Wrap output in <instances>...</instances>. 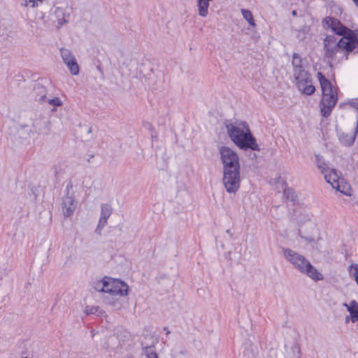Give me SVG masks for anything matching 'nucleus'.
Masks as SVG:
<instances>
[{"mask_svg":"<svg viewBox=\"0 0 358 358\" xmlns=\"http://www.w3.org/2000/svg\"><path fill=\"white\" fill-rule=\"evenodd\" d=\"M220 160L223 166L222 182L226 191L235 194L240 188L241 164L236 152L228 146L219 148Z\"/></svg>","mask_w":358,"mask_h":358,"instance_id":"obj_1","label":"nucleus"},{"mask_svg":"<svg viewBox=\"0 0 358 358\" xmlns=\"http://www.w3.org/2000/svg\"><path fill=\"white\" fill-rule=\"evenodd\" d=\"M231 141L242 150L259 151L260 148L246 122L226 124Z\"/></svg>","mask_w":358,"mask_h":358,"instance_id":"obj_2","label":"nucleus"},{"mask_svg":"<svg viewBox=\"0 0 358 358\" xmlns=\"http://www.w3.org/2000/svg\"><path fill=\"white\" fill-rule=\"evenodd\" d=\"M322 26L324 29H331L335 34L341 38L338 41L336 48L348 50L350 48L357 49L355 53H358V38L355 36L356 31L350 29L341 20L335 17L327 16L322 20Z\"/></svg>","mask_w":358,"mask_h":358,"instance_id":"obj_3","label":"nucleus"},{"mask_svg":"<svg viewBox=\"0 0 358 358\" xmlns=\"http://www.w3.org/2000/svg\"><path fill=\"white\" fill-rule=\"evenodd\" d=\"M284 256L301 273L306 274L315 281L323 280V275L303 255L289 249L282 248Z\"/></svg>","mask_w":358,"mask_h":358,"instance_id":"obj_4","label":"nucleus"},{"mask_svg":"<svg viewBox=\"0 0 358 358\" xmlns=\"http://www.w3.org/2000/svg\"><path fill=\"white\" fill-rule=\"evenodd\" d=\"M338 41L334 35H327L324 39V57L334 59L337 52H342L345 56V60L348 59V56L350 53L356 52L357 49L355 48H350V50H343L341 48H336Z\"/></svg>","mask_w":358,"mask_h":358,"instance_id":"obj_5","label":"nucleus"},{"mask_svg":"<svg viewBox=\"0 0 358 358\" xmlns=\"http://www.w3.org/2000/svg\"><path fill=\"white\" fill-rule=\"evenodd\" d=\"M72 188V184L71 182L68 183L65 189V195L62 198V208L65 217H71L73 214L77 206L74 192L70 193V189Z\"/></svg>","mask_w":358,"mask_h":358,"instance_id":"obj_6","label":"nucleus"},{"mask_svg":"<svg viewBox=\"0 0 358 358\" xmlns=\"http://www.w3.org/2000/svg\"><path fill=\"white\" fill-rule=\"evenodd\" d=\"M338 94L333 95L322 96L320 102V113L322 117H328L338 102Z\"/></svg>","mask_w":358,"mask_h":358,"instance_id":"obj_7","label":"nucleus"},{"mask_svg":"<svg viewBox=\"0 0 358 358\" xmlns=\"http://www.w3.org/2000/svg\"><path fill=\"white\" fill-rule=\"evenodd\" d=\"M60 52L62 59L68 67L70 73L73 76L78 75L79 73L80 67L72 52L66 48H62Z\"/></svg>","mask_w":358,"mask_h":358,"instance_id":"obj_8","label":"nucleus"},{"mask_svg":"<svg viewBox=\"0 0 358 358\" xmlns=\"http://www.w3.org/2000/svg\"><path fill=\"white\" fill-rule=\"evenodd\" d=\"M296 80V85L299 90L306 95H312L315 91V87L311 84L310 75L303 76Z\"/></svg>","mask_w":358,"mask_h":358,"instance_id":"obj_9","label":"nucleus"},{"mask_svg":"<svg viewBox=\"0 0 358 358\" xmlns=\"http://www.w3.org/2000/svg\"><path fill=\"white\" fill-rule=\"evenodd\" d=\"M128 285L120 279L112 278V291L111 296L113 297L120 296H124L128 294L129 292Z\"/></svg>","mask_w":358,"mask_h":358,"instance_id":"obj_10","label":"nucleus"},{"mask_svg":"<svg viewBox=\"0 0 358 358\" xmlns=\"http://www.w3.org/2000/svg\"><path fill=\"white\" fill-rule=\"evenodd\" d=\"M317 78L320 82L322 89V96L333 95L337 93L332 83L327 79L322 72L317 73Z\"/></svg>","mask_w":358,"mask_h":358,"instance_id":"obj_11","label":"nucleus"},{"mask_svg":"<svg viewBox=\"0 0 358 358\" xmlns=\"http://www.w3.org/2000/svg\"><path fill=\"white\" fill-rule=\"evenodd\" d=\"M292 64L294 68V76L295 80H298L303 76L308 74V73L303 69L302 65V58L298 53L294 52L293 54Z\"/></svg>","mask_w":358,"mask_h":358,"instance_id":"obj_12","label":"nucleus"},{"mask_svg":"<svg viewBox=\"0 0 358 358\" xmlns=\"http://www.w3.org/2000/svg\"><path fill=\"white\" fill-rule=\"evenodd\" d=\"M358 133L357 125H355L353 135L350 136L348 134L343 132L336 129V134L341 143L345 146L350 147L354 145L357 135Z\"/></svg>","mask_w":358,"mask_h":358,"instance_id":"obj_13","label":"nucleus"},{"mask_svg":"<svg viewBox=\"0 0 358 358\" xmlns=\"http://www.w3.org/2000/svg\"><path fill=\"white\" fill-rule=\"evenodd\" d=\"M112 207L108 203H102L101 205V216L98 223V228H103L107 224L108 217L112 214Z\"/></svg>","mask_w":358,"mask_h":358,"instance_id":"obj_14","label":"nucleus"},{"mask_svg":"<svg viewBox=\"0 0 358 358\" xmlns=\"http://www.w3.org/2000/svg\"><path fill=\"white\" fill-rule=\"evenodd\" d=\"M33 94L37 101L46 102V88L40 83H36L34 86Z\"/></svg>","mask_w":358,"mask_h":358,"instance_id":"obj_15","label":"nucleus"},{"mask_svg":"<svg viewBox=\"0 0 358 358\" xmlns=\"http://www.w3.org/2000/svg\"><path fill=\"white\" fill-rule=\"evenodd\" d=\"M324 174L326 181L328 183L331 184L333 188L337 189L339 192H343V191L340 189V186L338 185L339 176L336 169H331L329 174Z\"/></svg>","mask_w":358,"mask_h":358,"instance_id":"obj_16","label":"nucleus"},{"mask_svg":"<svg viewBox=\"0 0 358 358\" xmlns=\"http://www.w3.org/2000/svg\"><path fill=\"white\" fill-rule=\"evenodd\" d=\"M343 305L346 307L347 310L350 313L352 322H358V302L355 300H352L349 304L343 303Z\"/></svg>","mask_w":358,"mask_h":358,"instance_id":"obj_17","label":"nucleus"},{"mask_svg":"<svg viewBox=\"0 0 358 358\" xmlns=\"http://www.w3.org/2000/svg\"><path fill=\"white\" fill-rule=\"evenodd\" d=\"M17 129V135L18 138L22 139H26L29 137V133L31 132V129L29 127L27 124H17L16 126Z\"/></svg>","mask_w":358,"mask_h":358,"instance_id":"obj_18","label":"nucleus"},{"mask_svg":"<svg viewBox=\"0 0 358 358\" xmlns=\"http://www.w3.org/2000/svg\"><path fill=\"white\" fill-rule=\"evenodd\" d=\"M315 163L322 173H325L329 170L328 164L321 155H315Z\"/></svg>","mask_w":358,"mask_h":358,"instance_id":"obj_19","label":"nucleus"},{"mask_svg":"<svg viewBox=\"0 0 358 358\" xmlns=\"http://www.w3.org/2000/svg\"><path fill=\"white\" fill-rule=\"evenodd\" d=\"M85 313L87 315H96L97 316H101L105 312L102 309H101L99 306H87L85 308Z\"/></svg>","mask_w":358,"mask_h":358,"instance_id":"obj_20","label":"nucleus"},{"mask_svg":"<svg viewBox=\"0 0 358 358\" xmlns=\"http://www.w3.org/2000/svg\"><path fill=\"white\" fill-rule=\"evenodd\" d=\"M241 13H242V15H243L244 19L249 23V24L255 27V22L253 18L252 12L248 9H242Z\"/></svg>","mask_w":358,"mask_h":358,"instance_id":"obj_21","label":"nucleus"},{"mask_svg":"<svg viewBox=\"0 0 358 358\" xmlns=\"http://www.w3.org/2000/svg\"><path fill=\"white\" fill-rule=\"evenodd\" d=\"M285 194H286L287 199L294 203L297 201L298 196L293 189L288 188L285 189Z\"/></svg>","mask_w":358,"mask_h":358,"instance_id":"obj_22","label":"nucleus"},{"mask_svg":"<svg viewBox=\"0 0 358 358\" xmlns=\"http://www.w3.org/2000/svg\"><path fill=\"white\" fill-rule=\"evenodd\" d=\"M348 271L354 277L358 286V264H352L348 267Z\"/></svg>","mask_w":358,"mask_h":358,"instance_id":"obj_23","label":"nucleus"},{"mask_svg":"<svg viewBox=\"0 0 358 358\" xmlns=\"http://www.w3.org/2000/svg\"><path fill=\"white\" fill-rule=\"evenodd\" d=\"M105 281L106 276L103 279L94 283V285L93 286L94 289L96 292H103L104 287H106Z\"/></svg>","mask_w":358,"mask_h":358,"instance_id":"obj_24","label":"nucleus"},{"mask_svg":"<svg viewBox=\"0 0 358 358\" xmlns=\"http://www.w3.org/2000/svg\"><path fill=\"white\" fill-rule=\"evenodd\" d=\"M106 287H104V293H108L111 296L112 291V278L106 276L105 281Z\"/></svg>","mask_w":358,"mask_h":358,"instance_id":"obj_25","label":"nucleus"},{"mask_svg":"<svg viewBox=\"0 0 358 358\" xmlns=\"http://www.w3.org/2000/svg\"><path fill=\"white\" fill-rule=\"evenodd\" d=\"M46 102L52 106H60L63 104L62 100L59 97H54L52 99H46Z\"/></svg>","mask_w":358,"mask_h":358,"instance_id":"obj_26","label":"nucleus"},{"mask_svg":"<svg viewBox=\"0 0 358 358\" xmlns=\"http://www.w3.org/2000/svg\"><path fill=\"white\" fill-rule=\"evenodd\" d=\"M54 15L57 20L65 17L64 9L61 7H56L54 11Z\"/></svg>","mask_w":358,"mask_h":358,"instance_id":"obj_27","label":"nucleus"},{"mask_svg":"<svg viewBox=\"0 0 358 358\" xmlns=\"http://www.w3.org/2000/svg\"><path fill=\"white\" fill-rule=\"evenodd\" d=\"M151 348L152 347L150 346L145 348V352L147 354V358H158V355L155 352H151Z\"/></svg>","mask_w":358,"mask_h":358,"instance_id":"obj_28","label":"nucleus"},{"mask_svg":"<svg viewBox=\"0 0 358 358\" xmlns=\"http://www.w3.org/2000/svg\"><path fill=\"white\" fill-rule=\"evenodd\" d=\"M292 351H293V353H294V355L292 358H300V348L299 347L298 345L295 344L293 347H292Z\"/></svg>","mask_w":358,"mask_h":358,"instance_id":"obj_29","label":"nucleus"},{"mask_svg":"<svg viewBox=\"0 0 358 358\" xmlns=\"http://www.w3.org/2000/svg\"><path fill=\"white\" fill-rule=\"evenodd\" d=\"M348 105H350L352 108L355 109L357 113L356 125H357L358 127V102L350 101H348Z\"/></svg>","mask_w":358,"mask_h":358,"instance_id":"obj_30","label":"nucleus"},{"mask_svg":"<svg viewBox=\"0 0 358 358\" xmlns=\"http://www.w3.org/2000/svg\"><path fill=\"white\" fill-rule=\"evenodd\" d=\"M131 336L128 332H124L123 334H120L117 336V338L119 340V342L120 343L121 341H124L125 339H128Z\"/></svg>","mask_w":358,"mask_h":358,"instance_id":"obj_31","label":"nucleus"},{"mask_svg":"<svg viewBox=\"0 0 358 358\" xmlns=\"http://www.w3.org/2000/svg\"><path fill=\"white\" fill-rule=\"evenodd\" d=\"M306 27H304V29H301V30L298 31V34L296 37L301 41L303 40V38H305L304 35L306 34Z\"/></svg>","mask_w":358,"mask_h":358,"instance_id":"obj_32","label":"nucleus"},{"mask_svg":"<svg viewBox=\"0 0 358 358\" xmlns=\"http://www.w3.org/2000/svg\"><path fill=\"white\" fill-rule=\"evenodd\" d=\"M106 303H108L109 304H112L113 306H115L116 308L120 309L121 307V303L118 301L117 299H115L113 301H106Z\"/></svg>","mask_w":358,"mask_h":358,"instance_id":"obj_33","label":"nucleus"},{"mask_svg":"<svg viewBox=\"0 0 358 358\" xmlns=\"http://www.w3.org/2000/svg\"><path fill=\"white\" fill-rule=\"evenodd\" d=\"M57 22H58V24L57 26V29H60L64 24H66L68 22V21L65 19V17L57 20Z\"/></svg>","mask_w":358,"mask_h":358,"instance_id":"obj_34","label":"nucleus"},{"mask_svg":"<svg viewBox=\"0 0 358 358\" xmlns=\"http://www.w3.org/2000/svg\"><path fill=\"white\" fill-rule=\"evenodd\" d=\"M57 22H58V24L57 26V29H60L64 24H66L68 22V21L65 19V17L57 20Z\"/></svg>","mask_w":358,"mask_h":358,"instance_id":"obj_35","label":"nucleus"},{"mask_svg":"<svg viewBox=\"0 0 358 358\" xmlns=\"http://www.w3.org/2000/svg\"><path fill=\"white\" fill-rule=\"evenodd\" d=\"M143 126L145 129H149L150 131L155 129L152 125L148 122H144Z\"/></svg>","mask_w":358,"mask_h":358,"instance_id":"obj_36","label":"nucleus"},{"mask_svg":"<svg viewBox=\"0 0 358 358\" xmlns=\"http://www.w3.org/2000/svg\"><path fill=\"white\" fill-rule=\"evenodd\" d=\"M150 135H151V138H152V140L157 141L158 134H157V132L155 129L151 131V134Z\"/></svg>","mask_w":358,"mask_h":358,"instance_id":"obj_37","label":"nucleus"},{"mask_svg":"<svg viewBox=\"0 0 358 358\" xmlns=\"http://www.w3.org/2000/svg\"><path fill=\"white\" fill-rule=\"evenodd\" d=\"M31 194L33 195V199L36 201L37 199V196H38V194L36 193V187L31 188Z\"/></svg>","mask_w":358,"mask_h":358,"instance_id":"obj_38","label":"nucleus"},{"mask_svg":"<svg viewBox=\"0 0 358 358\" xmlns=\"http://www.w3.org/2000/svg\"><path fill=\"white\" fill-rule=\"evenodd\" d=\"M350 321H351V320H350V315H347L345 317V324H348L350 322Z\"/></svg>","mask_w":358,"mask_h":358,"instance_id":"obj_39","label":"nucleus"},{"mask_svg":"<svg viewBox=\"0 0 358 358\" xmlns=\"http://www.w3.org/2000/svg\"><path fill=\"white\" fill-rule=\"evenodd\" d=\"M347 104H348V103H343V102H342V103H340V104H339V108H344V106H345V105H347Z\"/></svg>","mask_w":358,"mask_h":358,"instance_id":"obj_40","label":"nucleus"},{"mask_svg":"<svg viewBox=\"0 0 358 358\" xmlns=\"http://www.w3.org/2000/svg\"><path fill=\"white\" fill-rule=\"evenodd\" d=\"M85 129H86L87 134H90V133L92 132V129L90 127H88L87 126H85Z\"/></svg>","mask_w":358,"mask_h":358,"instance_id":"obj_41","label":"nucleus"},{"mask_svg":"<svg viewBox=\"0 0 358 358\" xmlns=\"http://www.w3.org/2000/svg\"><path fill=\"white\" fill-rule=\"evenodd\" d=\"M163 329H164V331H165L166 335H168L171 333L167 327H164Z\"/></svg>","mask_w":358,"mask_h":358,"instance_id":"obj_42","label":"nucleus"},{"mask_svg":"<svg viewBox=\"0 0 358 358\" xmlns=\"http://www.w3.org/2000/svg\"><path fill=\"white\" fill-rule=\"evenodd\" d=\"M103 228H98V226L96 227V229L95 230V232L97 234H101V231Z\"/></svg>","mask_w":358,"mask_h":358,"instance_id":"obj_43","label":"nucleus"},{"mask_svg":"<svg viewBox=\"0 0 358 358\" xmlns=\"http://www.w3.org/2000/svg\"><path fill=\"white\" fill-rule=\"evenodd\" d=\"M226 232L230 236L231 238L233 237V234L231 232L230 229H227Z\"/></svg>","mask_w":358,"mask_h":358,"instance_id":"obj_44","label":"nucleus"},{"mask_svg":"<svg viewBox=\"0 0 358 358\" xmlns=\"http://www.w3.org/2000/svg\"><path fill=\"white\" fill-rule=\"evenodd\" d=\"M292 15L293 16H294V17H295V16H297V11H296V10H293L292 11Z\"/></svg>","mask_w":358,"mask_h":358,"instance_id":"obj_45","label":"nucleus"},{"mask_svg":"<svg viewBox=\"0 0 358 358\" xmlns=\"http://www.w3.org/2000/svg\"><path fill=\"white\" fill-rule=\"evenodd\" d=\"M180 353L183 355H186L187 351L185 350H181V351H180Z\"/></svg>","mask_w":358,"mask_h":358,"instance_id":"obj_46","label":"nucleus"},{"mask_svg":"<svg viewBox=\"0 0 358 358\" xmlns=\"http://www.w3.org/2000/svg\"><path fill=\"white\" fill-rule=\"evenodd\" d=\"M54 172H55V176L57 177V174H58V171H57V168H55V171H54Z\"/></svg>","mask_w":358,"mask_h":358,"instance_id":"obj_47","label":"nucleus"},{"mask_svg":"<svg viewBox=\"0 0 358 358\" xmlns=\"http://www.w3.org/2000/svg\"><path fill=\"white\" fill-rule=\"evenodd\" d=\"M355 4L358 7V0H352Z\"/></svg>","mask_w":358,"mask_h":358,"instance_id":"obj_48","label":"nucleus"},{"mask_svg":"<svg viewBox=\"0 0 358 358\" xmlns=\"http://www.w3.org/2000/svg\"><path fill=\"white\" fill-rule=\"evenodd\" d=\"M354 31H356L355 36H356L357 38H358V29H355Z\"/></svg>","mask_w":358,"mask_h":358,"instance_id":"obj_49","label":"nucleus"},{"mask_svg":"<svg viewBox=\"0 0 358 358\" xmlns=\"http://www.w3.org/2000/svg\"><path fill=\"white\" fill-rule=\"evenodd\" d=\"M97 69H98L99 71H101V72L102 71H101V67H100L99 66H97Z\"/></svg>","mask_w":358,"mask_h":358,"instance_id":"obj_50","label":"nucleus"},{"mask_svg":"<svg viewBox=\"0 0 358 358\" xmlns=\"http://www.w3.org/2000/svg\"><path fill=\"white\" fill-rule=\"evenodd\" d=\"M299 234L301 237H303V236L301 235V230H300V229H299Z\"/></svg>","mask_w":358,"mask_h":358,"instance_id":"obj_51","label":"nucleus"},{"mask_svg":"<svg viewBox=\"0 0 358 358\" xmlns=\"http://www.w3.org/2000/svg\"><path fill=\"white\" fill-rule=\"evenodd\" d=\"M128 358H129V357H128Z\"/></svg>","mask_w":358,"mask_h":358,"instance_id":"obj_52","label":"nucleus"}]
</instances>
